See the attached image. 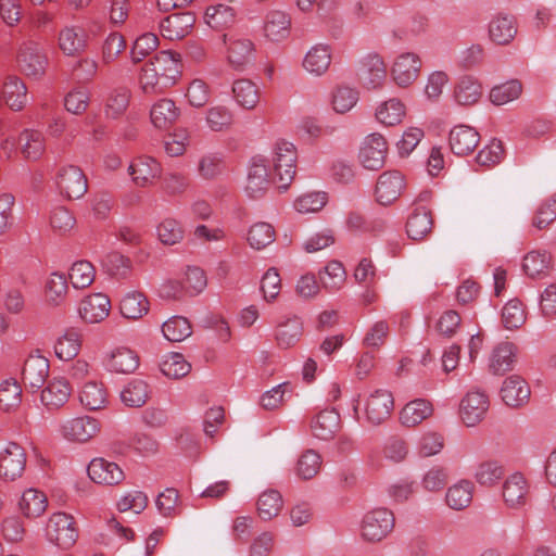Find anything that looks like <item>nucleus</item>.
Instances as JSON below:
<instances>
[{
	"label": "nucleus",
	"instance_id": "nucleus-41",
	"mask_svg": "<svg viewBox=\"0 0 556 556\" xmlns=\"http://www.w3.org/2000/svg\"><path fill=\"white\" fill-rule=\"evenodd\" d=\"M290 18L282 11H271L267 14L264 24V35L270 41H281L290 34Z\"/></svg>",
	"mask_w": 556,
	"mask_h": 556
},
{
	"label": "nucleus",
	"instance_id": "nucleus-50",
	"mask_svg": "<svg viewBox=\"0 0 556 556\" xmlns=\"http://www.w3.org/2000/svg\"><path fill=\"white\" fill-rule=\"evenodd\" d=\"M320 282L323 287L330 291L337 292L341 290L346 281V271L344 266L339 261H330L319 273Z\"/></svg>",
	"mask_w": 556,
	"mask_h": 556
},
{
	"label": "nucleus",
	"instance_id": "nucleus-4",
	"mask_svg": "<svg viewBox=\"0 0 556 556\" xmlns=\"http://www.w3.org/2000/svg\"><path fill=\"white\" fill-rule=\"evenodd\" d=\"M46 535L51 543L61 548H70L78 538L74 518L65 513L53 514L47 523Z\"/></svg>",
	"mask_w": 556,
	"mask_h": 556
},
{
	"label": "nucleus",
	"instance_id": "nucleus-23",
	"mask_svg": "<svg viewBox=\"0 0 556 556\" xmlns=\"http://www.w3.org/2000/svg\"><path fill=\"white\" fill-rule=\"evenodd\" d=\"M358 72L364 85L371 89L381 87L387 77L384 61L377 53H369L364 56Z\"/></svg>",
	"mask_w": 556,
	"mask_h": 556
},
{
	"label": "nucleus",
	"instance_id": "nucleus-16",
	"mask_svg": "<svg viewBox=\"0 0 556 556\" xmlns=\"http://www.w3.org/2000/svg\"><path fill=\"white\" fill-rule=\"evenodd\" d=\"M405 188V178L399 170L383 172L376 184V200L382 205H389L400 198Z\"/></svg>",
	"mask_w": 556,
	"mask_h": 556
},
{
	"label": "nucleus",
	"instance_id": "nucleus-32",
	"mask_svg": "<svg viewBox=\"0 0 556 556\" xmlns=\"http://www.w3.org/2000/svg\"><path fill=\"white\" fill-rule=\"evenodd\" d=\"M483 94L481 83L472 76L462 77L454 87L453 98L462 106L477 104Z\"/></svg>",
	"mask_w": 556,
	"mask_h": 556
},
{
	"label": "nucleus",
	"instance_id": "nucleus-42",
	"mask_svg": "<svg viewBox=\"0 0 556 556\" xmlns=\"http://www.w3.org/2000/svg\"><path fill=\"white\" fill-rule=\"evenodd\" d=\"M106 365L111 371L131 374L139 366V357L135 351L121 346L111 352Z\"/></svg>",
	"mask_w": 556,
	"mask_h": 556
},
{
	"label": "nucleus",
	"instance_id": "nucleus-39",
	"mask_svg": "<svg viewBox=\"0 0 556 556\" xmlns=\"http://www.w3.org/2000/svg\"><path fill=\"white\" fill-rule=\"evenodd\" d=\"M517 34L515 20L509 15H496L489 24V36L497 45L509 43Z\"/></svg>",
	"mask_w": 556,
	"mask_h": 556
},
{
	"label": "nucleus",
	"instance_id": "nucleus-14",
	"mask_svg": "<svg viewBox=\"0 0 556 556\" xmlns=\"http://www.w3.org/2000/svg\"><path fill=\"white\" fill-rule=\"evenodd\" d=\"M530 485L523 475L515 472L503 483L502 496L506 507L520 509L529 501Z\"/></svg>",
	"mask_w": 556,
	"mask_h": 556
},
{
	"label": "nucleus",
	"instance_id": "nucleus-56",
	"mask_svg": "<svg viewBox=\"0 0 556 556\" xmlns=\"http://www.w3.org/2000/svg\"><path fill=\"white\" fill-rule=\"evenodd\" d=\"M47 504V496L42 492L28 489L21 497L20 508L25 516L36 518L46 511Z\"/></svg>",
	"mask_w": 556,
	"mask_h": 556
},
{
	"label": "nucleus",
	"instance_id": "nucleus-27",
	"mask_svg": "<svg viewBox=\"0 0 556 556\" xmlns=\"http://www.w3.org/2000/svg\"><path fill=\"white\" fill-rule=\"evenodd\" d=\"M179 116L180 109L176 105L174 100L168 98L156 100L150 109V121L152 125L160 130L170 128Z\"/></svg>",
	"mask_w": 556,
	"mask_h": 556
},
{
	"label": "nucleus",
	"instance_id": "nucleus-48",
	"mask_svg": "<svg viewBox=\"0 0 556 556\" xmlns=\"http://www.w3.org/2000/svg\"><path fill=\"white\" fill-rule=\"evenodd\" d=\"M68 281L74 289H86L96 278V268L89 261H77L68 269Z\"/></svg>",
	"mask_w": 556,
	"mask_h": 556
},
{
	"label": "nucleus",
	"instance_id": "nucleus-64",
	"mask_svg": "<svg viewBox=\"0 0 556 556\" xmlns=\"http://www.w3.org/2000/svg\"><path fill=\"white\" fill-rule=\"evenodd\" d=\"M321 468L320 455L313 451L307 450L302 453L296 463V475L301 479L308 480L314 478Z\"/></svg>",
	"mask_w": 556,
	"mask_h": 556
},
{
	"label": "nucleus",
	"instance_id": "nucleus-26",
	"mask_svg": "<svg viewBox=\"0 0 556 556\" xmlns=\"http://www.w3.org/2000/svg\"><path fill=\"white\" fill-rule=\"evenodd\" d=\"M530 394L527 381L518 375H511L503 381L501 396L507 406H522L529 401Z\"/></svg>",
	"mask_w": 556,
	"mask_h": 556
},
{
	"label": "nucleus",
	"instance_id": "nucleus-10",
	"mask_svg": "<svg viewBox=\"0 0 556 556\" xmlns=\"http://www.w3.org/2000/svg\"><path fill=\"white\" fill-rule=\"evenodd\" d=\"M100 429L99 420L90 416L74 417L60 425L61 435L65 440L76 443L90 441L100 432Z\"/></svg>",
	"mask_w": 556,
	"mask_h": 556
},
{
	"label": "nucleus",
	"instance_id": "nucleus-47",
	"mask_svg": "<svg viewBox=\"0 0 556 556\" xmlns=\"http://www.w3.org/2000/svg\"><path fill=\"white\" fill-rule=\"evenodd\" d=\"M303 324L299 317L287 318L276 327V341L281 348H290L300 341Z\"/></svg>",
	"mask_w": 556,
	"mask_h": 556
},
{
	"label": "nucleus",
	"instance_id": "nucleus-55",
	"mask_svg": "<svg viewBox=\"0 0 556 556\" xmlns=\"http://www.w3.org/2000/svg\"><path fill=\"white\" fill-rule=\"evenodd\" d=\"M205 23L213 29L222 30L235 22V11L226 4L208 7L204 15Z\"/></svg>",
	"mask_w": 556,
	"mask_h": 556
},
{
	"label": "nucleus",
	"instance_id": "nucleus-44",
	"mask_svg": "<svg viewBox=\"0 0 556 556\" xmlns=\"http://www.w3.org/2000/svg\"><path fill=\"white\" fill-rule=\"evenodd\" d=\"M433 413L430 402L418 399L407 403L400 414L401 422L406 427H415L429 418Z\"/></svg>",
	"mask_w": 556,
	"mask_h": 556
},
{
	"label": "nucleus",
	"instance_id": "nucleus-9",
	"mask_svg": "<svg viewBox=\"0 0 556 556\" xmlns=\"http://www.w3.org/2000/svg\"><path fill=\"white\" fill-rule=\"evenodd\" d=\"M27 463L25 450L15 442H9L0 450V479L15 481L20 479Z\"/></svg>",
	"mask_w": 556,
	"mask_h": 556
},
{
	"label": "nucleus",
	"instance_id": "nucleus-37",
	"mask_svg": "<svg viewBox=\"0 0 556 556\" xmlns=\"http://www.w3.org/2000/svg\"><path fill=\"white\" fill-rule=\"evenodd\" d=\"M517 348L511 342L497 344L489 358V368L494 375H502L513 368Z\"/></svg>",
	"mask_w": 556,
	"mask_h": 556
},
{
	"label": "nucleus",
	"instance_id": "nucleus-6",
	"mask_svg": "<svg viewBox=\"0 0 556 556\" xmlns=\"http://www.w3.org/2000/svg\"><path fill=\"white\" fill-rule=\"evenodd\" d=\"M421 67L420 56L415 52L405 51L395 56L390 73L396 86L407 88L417 80Z\"/></svg>",
	"mask_w": 556,
	"mask_h": 556
},
{
	"label": "nucleus",
	"instance_id": "nucleus-60",
	"mask_svg": "<svg viewBox=\"0 0 556 556\" xmlns=\"http://www.w3.org/2000/svg\"><path fill=\"white\" fill-rule=\"evenodd\" d=\"M22 402V389L16 380L8 379L0 383V409L15 410Z\"/></svg>",
	"mask_w": 556,
	"mask_h": 556
},
{
	"label": "nucleus",
	"instance_id": "nucleus-40",
	"mask_svg": "<svg viewBox=\"0 0 556 556\" xmlns=\"http://www.w3.org/2000/svg\"><path fill=\"white\" fill-rule=\"evenodd\" d=\"M206 282V276L201 268L188 267L184 277L174 282L178 285V288L172 293V295L179 298L184 293L190 295L198 294L205 289Z\"/></svg>",
	"mask_w": 556,
	"mask_h": 556
},
{
	"label": "nucleus",
	"instance_id": "nucleus-2",
	"mask_svg": "<svg viewBox=\"0 0 556 556\" xmlns=\"http://www.w3.org/2000/svg\"><path fill=\"white\" fill-rule=\"evenodd\" d=\"M298 152L293 143L281 140L273 150V179L278 188L287 190L292 184L296 174Z\"/></svg>",
	"mask_w": 556,
	"mask_h": 556
},
{
	"label": "nucleus",
	"instance_id": "nucleus-31",
	"mask_svg": "<svg viewBox=\"0 0 556 556\" xmlns=\"http://www.w3.org/2000/svg\"><path fill=\"white\" fill-rule=\"evenodd\" d=\"M17 143L21 154L28 162L40 160L46 151L45 136L38 130L24 129L18 136Z\"/></svg>",
	"mask_w": 556,
	"mask_h": 556
},
{
	"label": "nucleus",
	"instance_id": "nucleus-22",
	"mask_svg": "<svg viewBox=\"0 0 556 556\" xmlns=\"http://www.w3.org/2000/svg\"><path fill=\"white\" fill-rule=\"evenodd\" d=\"M50 370L49 359L39 352L31 353L25 361L23 381L31 389H39L46 382Z\"/></svg>",
	"mask_w": 556,
	"mask_h": 556
},
{
	"label": "nucleus",
	"instance_id": "nucleus-49",
	"mask_svg": "<svg viewBox=\"0 0 556 556\" xmlns=\"http://www.w3.org/2000/svg\"><path fill=\"white\" fill-rule=\"evenodd\" d=\"M405 114L406 109L404 103L395 98L384 101L376 110V118L386 126L400 124L405 117Z\"/></svg>",
	"mask_w": 556,
	"mask_h": 556
},
{
	"label": "nucleus",
	"instance_id": "nucleus-45",
	"mask_svg": "<svg viewBox=\"0 0 556 556\" xmlns=\"http://www.w3.org/2000/svg\"><path fill=\"white\" fill-rule=\"evenodd\" d=\"M67 291L66 276L58 271L50 274L45 283L46 302L51 306H60L65 302Z\"/></svg>",
	"mask_w": 556,
	"mask_h": 556
},
{
	"label": "nucleus",
	"instance_id": "nucleus-33",
	"mask_svg": "<svg viewBox=\"0 0 556 556\" xmlns=\"http://www.w3.org/2000/svg\"><path fill=\"white\" fill-rule=\"evenodd\" d=\"M80 404L89 410L102 409L108 404V391L101 381L90 380L78 391Z\"/></svg>",
	"mask_w": 556,
	"mask_h": 556
},
{
	"label": "nucleus",
	"instance_id": "nucleus-58",
	"mask_svg": "<svg viewBox=\"0 0 556 556\" xmlns=\"http://www.w3.org/2000/svg\"><path fill=\"white\" fill-rule=\"evenodd\" d=\"M149 387L140 379L131 380L122 391V402L129 407H140L149 399Z\"/></svg>",
	"mask_w": 556,
	"mask_h": 556
},
{
	"label": "nucleus",
	"instance_id": "nucleus-24",
	"mask_svg": "<svg viewBox=\"0 0 556 556\" xmlns=\"http://www.w3.org/2000/svg\"><path fill=\"white\" fill-rule=\"evenodd\" d=\"M479 141V132L468 125H456L448 135V144L452 152L460 156L471 153L477 148Z\"/></svg>",
	"mask_w": 556,
	"mask_h": 556
},
{
	"label": "nucleus",
	"instance_id": "nucleus-29",
	"mask_svg": "<svg viewBox=\"0 0 556 556\" xmlns=\"http://www.w3.org/2000/svg\"><path fill=\"white\" fill-rule=\"evenodd\" d=\"M87 34L80 26H65L58 37V43L61 51L68 56H74L87 48Z\"/></svg>",
	"mask_w": 556,
	"mask_h": 556
},
{
	"label": "nucleus",
	"instance_id": "nucleus-35",
	"mask_svg": "<svg viewBox=\"0 0 556 556\" xmlns=\"http://www.w3.org/2000/svg\"><path fill=\"white\" fill-rule=\"evenodd\" d=\"M232 96L240 108L252 111L256 109L260 103L261 90L252 80L241 78L233 81Z\"/></svg>",
	"mask_w": 556,
	"mask_h": 556
},
{
	"label": "nucleus",
	"instance_id": "nucleus-63",
	"mask_svg": "<svg viewBox=\"0 0 556 556\" xmlns=\"http://www.w3.org/2000/svg\"><path fill=\"white\" fill-rule=\"evenodd\" d=\"M185 230L174 218H164L156 227L159 240L165 245H174L184 239Z\"/></svg>",
	"mask_w": 556,
	"mask_h": 556
},
{
	"label": "nucleus",
	"instance_id": "nucleus-12",
	"mask_svg": "<svg viewBox=\"0 0 556 556\" xmlns=\"http://www.w3.org/2000/svg\"><path fill=\"white\" fill-rule=\"evenodd\" d=\"M394 407L392 393L384 389H378L370 393L364 402V413L369 422L379 425L386 421Z\"/></svg>",
	"mask_w": 556,
	"mask_h": 556
},
{
	"label": "nucleus",
	"instance_id": "nucleus-34",
	"mask_svg": "<svg viewBox=\"0 0 556 556\" xmlns=\"http://www.w3.org/2000/svg\"><path fill=\"white\" fill-rule=\"evenodd\" d=\"M81 334L75 328H67L54 342V354L61 361H73L81 349Z\"/></svg>",
	"mask_w": 556,
	"mask_h": 556
},
{
	"label": "nucleus",
	"instance_id": "nucleus-36",
	"mask_svg": "<svg viewBox=\"0 0 556 556\" xmlns=\"http://www.w3.org/2000/svg\"><path fill=\"white\" fill-rule=\"evenodd\" d=\"M331 63V51L329 46L326 45H315L313 46L305 54L303 59V67L304 70L314 75L321 76L324 75Z\"/></svg>",
	"mask_w": 556,
	"mask_h": 556
},
{
	"label": "nucleus",
	"instance_id": "nucleus-15",
	"mask_svg": "<svg viewBox=\"0 0 556 556\" xmlns=\"http://www.w3.org/2000/svg\"><path fill=\"white\" fill-rule=\"evenodd\" d=\"M490 406L489 397L480 391L468 392L460 402L459 415L467 427H475L485 416Z\"/></svg>",
	"mask_w": 556,
	"mask_h": 556
},
{
	"label": "nucleus",
	"instance_id": "nucleus-62",
	"mask_svg": "<svg viewBox=\"0 0 556 556\" xmlns=\"http://www.w3.org/2000/svg\"><path fill=\"white\" fill-rule=\"evenodd\" d=\"M504 154L505 151L502 141L492 139L478 152L476 162L484 168H492L503 161Z\"/></svg>",
	"mask_w": 556,
	"mask_h": 556
},
{
	"label": "nucleus",
	"instance_id": "nucleus-52",
	"mask_svg": "<svg viewBox=\"0 0 556 556\" xmlns=\"http://www.w3.org/2000/svg\"><path fill=\"white\" fill-rule=\"evenodd\" d=\"M205 123L210 130L215 132L227 131L233 124V113L226 105L211 106L205 114Z\"/></svg>",
	"mask_w": 556,
	"mask_h": 556
},
{
	"label": "nucleus",
	"instance_id": "nucleus-13",
	"mask_svg": "<svg viewBox=\"0 0 556 556\" xmlns=\"http://www.w3.org/2000/svg\"><path fill=\"white\" fill-rule=\"evenodd\" d=\"M269 184L270 180L266 160L261 156L252 157L244 186L245 194L251 199L261 198L267 191Z\"/></svg>",
	"mask_w": 556,
	"mask_h": 556
},
{
	"label": "nucleus",
	"instance_id": "nucleus-51",
	"mask_svg": "<svg viewBox=\"0 0 556 556\" xmlns=\"http://www.w3.org/2000/svg\"><path fill=\"white\" fill-rule=\"evenodd\" d=\"M258 516L263 520H270L279 515L283 507V500L277 490L264 491L256 503Z\"/></svg>",
	"mask_w": 556,
	"mask_h": 556
},
{
	"label": "nucleus",
	"instance_id": "nucleus-59",
	"mask_svg": "<svg viewBox=\"0 0 556 556\" xmlns=\"http://www.w3.org/2000/svg\"><path fill=\"white\" fill-rule=\"evenodd\" d=\"M165 339L170 342H181L192 333L190 321L182 316H173L162 325Z\"/></svg>",
	"mask_w": 556,
	"mask_h": 556
},
{
	"label": "nucleus",
	"instance_id": "nucleus-21",
	"mask_svg": "<svg viewBox=\"0 0 556 556\" xmlns=\"http://www.w3.org/2000/svg\"><path fill=\"white\" fill-rule=\"evenodd\" d=\"M89 478L99 484L115 485L125 479L124 471L113 462L104 458H93L88 468Z\"/></svg>",
	"mask_w": 556,
	"mask_h": 556
},
{
	"label": "nucleus",
	"instance_id": "nucleus-3",
	"mask_svg": "<svg viewBox=\"0 0 556 556\" xmlns=\"http://www.w3.org/2000/svg\"><path fill=\"white\" fill-rule=\"evenodd\" d=\"M395 526L394 514L384 507L366 513L361 522V536L370 543H378L390 535Z\"/></svg>",
	"mask_w": 556,
	"mask_h": 556
},
{
	"label": "nucleus",
	"instance_id": "nucleus-43",
	"mask_svg": "<svg viewBox=\"0 0 556 556\" xmlns=\"http://www.w3.org/2000/svg\"><path fill=\"white\" fill-rule=\"evenodd\" d=\"M552 257L545 250H532L522 260V269L530 278H542L547 275Z\"/></svg>",
	"mask_w": 556,
	"mask_h": 556
},
{
	"label": "nucleus",
	"instance_id": "nucleus-8",
	"mask_svg": "<svg viewBox=\"0 0 556 556\" xmlns=\"http://www.w3.org/2000/svg\"><path fill=\"white\" fill-rule=\"evenodd\" d=\"M127 170L136 187L149 188L154 186L162 177L163 167L156 159L140 155L132 159Z\"/></svg>",
	"mask_w": 556,
	"mask_h": 556
},
{
	"label": "nucleus",
	"instance_id": "nucleus-7",
	"mask_svg": "<svg viewBox=\"0 0 556 556\" xmlns=\"http://www.w3.org/2000/svg\"><path fill=\"white\" fill-rule=\"evenodd\" d=\"M54 184L60 194L68 200L80 199L88 189L84 172L75 165L61 167L54 177Z\"/></svg>",
	"mask_w": 556,
	"mask_h": 556
},
{
	"label": "nucleus",
	"instance_id": "nucleus-46",
	"mask_svg": "<svg viewBox=\"0 0 556 556\" xmlns=\"http://www.w3.org/2000/svg\"><path fill=\"white\" fill-rule=\"evenodd\" d=\"M473 489V484L468 480H460L451 485L445 494L447 506L454 510L468 507L472 501Z\"/></svg>",
	"mask_w": 556,
	"mask_h": 556
},
{
	"label": "nucleus",
	"instance_id": "nucleus-20",
	"mask_svg": "<svg viewBox=\"0 0 556 556\" xmlns=\"http://www.w3.org/2000/svg\"><path fill=\"white\" fill-rule=\"evenodd\" d=\"M28 102L27 87L16 76H10L0 85V106L5 104L12 111H22Z\"/></svg>",
	"mask_w": 556,
	"mask_h": 556
},
{
	"label": "nucleus",
	"instance_id": "nucleus-5",
	"mask_svg": "<svg viewBox=\"0 0 556 556\" xmlns=\"http://www.w3.org/2000/svg\"><path fill=\"white\" fill-rule=\"evenodd\" d=\"M17 63L26 76L38 79L46 73L48 58L39 42L28 40L20 46Z\"/></svg>",
	"mask_w": 556,
	"mask_h": 556
},
{
	"label": "nucleus",
	"instance_id": "nucleus-57",
	"mask_svg": "<svg viewBox=\"0 0 556 556\" xmlns=\"http://www.w3.org/2000/svg\"><path fill=\"white\" fill-rule=\"evenodd\" d=\"M162 374L172 379L187 376L191 370L190 363L180 353H169L160 363Z\"/></svg>",
	"mask_w": 556,
	"mask_h": 556
},
{
	"label": "nucleus",
	"instance_id": "nucleus-38",
	"mask_svg": "<svg viewBox=\"0 0 556 556\" xmlns=\"http://www.w3.org/2000/svg\"><path fill=\"white\" fill-rule=\"evenodd\" d=\"M150 302L142 292H127L119 302V312L126 319L137 320L148 314Z\"/></svg>",
	"mask_w": 556,
	"mask_h": 556
},
{
	"label": "nucleus",
	"instance_id": "nucleus-17",
	"mask_svg": "<svg viewBox=\"0 0 556 556\" xmlns=\"http://www.w3.org/2000/svg\"><path fill=\"white\" fill-rule=\"evenodd\" d=\"M72 391V386L66 378L54 377L42 389L40 400L48 410H58L68 402Z\"/></svg>",
	"mask_w": 556,
	"mask_h": 556
},
{
	"label": "nucleus",
	"instance_id": "nucleus-61",
	"mask_svg": "<svg viewBox=\"0 0 556 556\" xmlns=\"http://www.w3.org/2000/svg\"><path fill=\"white\" fill-rule=\"evenodd\" d=\"M527 319L523 304L518 299L509 300L502 309L504 327L509 330L520 328Z\"/></svg>",
	"mask_w": 556,
	"mask_h": 556
},
{
	"label": "nucleus",
	"instance_id": "nucleus-54",
	"mask_svg": "<svg viewBox=\"0 0 556 556\" xmlns=\"http://www.w3.org/2000/svg\"><path fill=\"white\" fill-rule=\"evenodd\" d=\"M274 227L265 222L253 224L247 235L249 245L254 250H263L275 241Z\"/></svg>",
	"mask_w": 556,
	"mask_h": 556
},
{
	"label": "nucleus",
	"instance_id": "nucleus-25",
	"mask_svg": "<svg viewBox=\"0 0 556 556\" xmlns=\"http://www.w3.org/2000/svg\"><path fill=\"white\" fill-rule=\"evenodd\" d=\"M195 17L191 12L174 13L166 16L160 24L163 37L169 40H178L190 34Z\"/></svg>",
	"mask_w": 556,
	"mask_h": 556
},
{
	"label": "nucleus",
	"instance_id": "nucleus-1",
	"mask_svg": "<svg viewBox=\"0 0 556 556\" xmlns=\"http://www.w3.org/2000/svg\"><path fill=\"white\" fill-rule=\"evenodd\" d=\"M181 73L180 54L172 50L160 51L140 67L138 89L147 97L162 94L178 83Z\"/></svg>",
	"mask_w": 556,
	"mask_h": 556
},
{
	"label": "nucleus",
	"instance_id": "nucleus-53",
	"mask_svg": "<svg viewBox=\"0 0 556 556\" xmlns=\"http://www.w3.org/2000/svg\"><path fill=\"white\" fill-rule=\"evenodd\" d=\"M522 93V85L518 79H510L494 86L489 93V99L494 105H504L517 100Z\"/></svg>",
	"mask_w": 556,
	"mask_h": 556
},
{
	"label": "nucleus",
	"instance_id": "nucleus-30",
	"mask_svg": "<svg viewBox=\"0 0 556 556\" xmlns=\"http://www.w3.org/2000/svg\"><path fill=\"white\" fill-rule=\"evenodd\" d=\"M431 211L425 206L415 207L406 222L407 236L416 241L424 240L432 230Z\"/></svg>",
	"mask_w": 556,
	"mask_h": 556
},
{
	"label": "nucleus",
	"instance_id": "nucleus-18",
	"mask_svg": "<svg viewBox=\"0 0 556 556\" xmlns=\"http://www.w3.org/2000/svg\"><path fill=\"white\" fill-rule=\"evenodd\" d=\"M111 311V301L103 293H92L85 296L78 307L81 319L88 324H98L104 320Z\"/></svg>",
	"mask_w": 556,
	"mask_h": 556
},
{
	"label": "nucleus",
	"instance_id": "nucleus-19",
	"mask_svg": "<svg viewBox=\"0 0 556 556\" xmlns=\"http://www.w3.org/2000/svg\"><path fill=\"white\" fill-rule=\"evenodd\" d=\"M226 58L228 63L236 70H242L253 58L254 43L244 37L225 35Z\"/></svg>",
	"mask_w": 556,
	"mask_h": 556
},
{
	"label": "nucleus",
	"instance_id": "nucleus-28",
	"mask_svg": "<svg viewBox=\"0 0 556 556\" xmlns=\"http://www.w3.org/2000/svg\"><path fill=\"white\" fill-rule=\"evenodd\" d=\"M341 426L340 415L334 409H324L311 420V432L319 440L328 441L334 438Z\"/></svg>",
	"mask_w": 556,
	"mask_h": 556
},
{
	"label": "nucleus",
	"instance_id": "nucleus-11",
	"mask_svg": "<svg viewBox=\"0 0 556 556\" xmlns=\"http://www.w3.org/2000/svg\"><path fill=\"white\" fill-rule=\"evenodd\" d=\"M387 152L388 144L386 139L380 134L374 132L364 139L358 159L365 168L377 170L383 166Z\"/></svg>",
	"mask_w": 556,
	"mask_h": 556
}]
</instances>
